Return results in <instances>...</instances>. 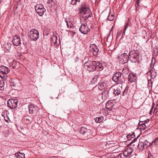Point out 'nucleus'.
<instances>
[{"label":"nucleus","mask_w":158,"mask_h":158,"mask_svg":"<svg viewBox=\"0 0 158 158\" xmlns=\"http://www.w3.org/2000/svg\"><path fill=\"white\" fill-rule=\"evenodd\" d=\"M84 67L89 72H93L95 70L101 71L103 69L102 63L97 61L85 62L84 64Z\"/></svg>","instance_id":"1"},{"label":"nucleus","mask_w":158,"mask_h":158,"mask_svg":"<svg viewBox=\"0 0 158 158\" xmlns=\"http://www.w3.org/2000/svg\"><path fill=\"white\" fill-rule=\"evenodd\" d=\"M80 14H82V18L86 20L91 16L92 13L90 9L87 7L85 3H83L81 5L79 9Z\"/></svg>","instance_id":"2"},{"label":"nucleus","mask_w":158,"mask_h":158,"mask_svg":"<svg viewBox=\"0 0 158 158\" xmlns=\"http://www.w3.org/2000/svg\"><path fill=\"white\" fill-rule=\"evenodd\" d=\"M139 55L138 51H132L129 52L128 58L132 62L136 63L138 60Z\"/></svg>","instance_id":"3"},{"label":"nucleus","mask_w":158,"mask_h":158,"mask_svg":"<svg viewBox=\"0 0 158 158\" xmlns=\"http://www.w3.org/2000/svg\"><path fill=\"white\" fill-rule=\"evenodd\" d=\"M29 37L31 40L35 41L39 38V33L36 29H33L28 33Z\"/></svg>","instance_id":"4"},{"label":"nucleus","mask_w":158,"mask_h":158,"mask_svg":"<svg viewBox=\"0 0 158 158\" xmlns=\"http://www.w3.org/2000/svg\"><path fill=\"white\" fill-rule=\"evenodd\" d=\"M18 102L17 99L10 98L7 102V106L11 109H14L17 107Z\"/></svg>","instance_id":"5"},{"label":"nucleus","mask_w":158,"mask_h":158,"mask_svg":"<svg viewBox=\"0 0 158 158\" xmlns=\"http://www.w3.org/2000/svg\"><path fill=\"white\" fill-rule=\"evenodd\" d=\"M121 73L120 72H117L113 75L112 80L118 84H122L123 82L122 77Z\"/></svg>","instance_id":"6"},{"label":"nucleus","mask_w":158,"mask_h":158,"mask_svg":"<svg viewBox=\"0 0 158 158\" xmlns=\"http://www.w3.org/2000/svg\"><path fill=\"white\" fill-rule=\"evenodd\" d=\"M89 30L86 23L81 24L79 29V31L84 35L87 34Z\"/></svg>","instance_id":"7"},{"label":"nucleus","mask_w":158,"mask_h":158,"mask_svg":"<svg viewBox=\"0 0 158 158\" xmlns=\"http://www.w3.org/2000/svg\"><path fill=\"white\" fill-rule=\"evenodd\" d=\"M13 44L16 46L19 45L21 43V39L19 36L15 35L13 36L12 40Z\"/></svg>","instance_id":"8"},{"label":"nucleus","mask_w":158,"mask_h":158,"mask_svg":"<svg viewBox=\"0 0 158 158\" xmlns=\"http://www.w3.org/2000/svg\"><path fill=\"white\" fill-rule=\"evenodd\" d=\"M137 77L135 73H129L128 79V81L131 83L135 82L136 81Z\"/></svg>","instance_id":"9"},{"label":"nucleus","mask_w":158,"mask_h":158,"mask_svg":"<svg viewBox=\"0 0 158 158\" xmlns=\"http://www.w3.org/2000/svg\"><path fill=\"white\" fill-rule=\"evenodd\" d=\"M28 107L29 114H35L36 113L37 111V107L35 106L33 104H29Z\"/></svg>","instance_id":"10"},{"label":"nucleus","mask_w":158,"mask_h":158,"mask_svg":"<svg viewBox=\"0 0 158 158\" xmlns=\"http://www.w3.org/2000/svg\"><path fill=\"white\" fill-rule=\"evenodd\" d=\"M134 150L131 147L126 149L124 151L123 155L126 157H130L133 152Z\"/></svg>","instance_id":"11"},{"label":"nucleus","mask_w":158,"mask_h":158,"mask_svg":"<svg viewBox=\"0 0 158 158\" xmlns=\"http://www.w3.org/2000/svg\"><path fill=\"white\" fill-rule=\"evenodd\" d=\"M92 47L90 49L91 51L94 56H97L98 54L99 49L95 44L93 45Z\"/></svg>","instance_id":"12"},{"label":"nucleus","mask_w":158,"mask_h":158,"mask_svg":"<svg viewBox=\"0 0 158 158\" xmlns=\"http://www.w3.org/2000/svg\"><path fill=\"white\" fill-rule=\"evenodd\" d=\"M121 89V87L118 86V84L114 86V93L115 95H118L120 94Z\"/></svg>","instance_id":"13"},{"label":"nucleus","mask_w":158,"mask_h":158,"mask_svg":"<svg viewBox=\"0 0 158 158\" xmlns=\"http://www.w3.org/2000/svg\"><path fill=\"white\" fill-rule=\"evenodd\" d=\"M107 84V81H103L99 83L98 85V89L101 90L106 87Z\"/></svg>","instance_id":"14"},{"label":"nucleus","mask_w":158,"mask_h":158,"mask_svg":"<svg viewBox=\"0 0 158 158\" xmlns=\"http://www.w3.org/2000/svg\"><path fill=\"white\" fill-rule=\"evenodd\" d=\"M114 106V103L111 101L107 102L106 104V108L109 111L112 110L113 107Z\"/></svg>","instance_id":"15"},{"label":"nucleus","mask_w":158,"mask_h":158,"mask_svg":"<svg viewBox=\"0 0 158 158\" xmlns=\"http://www.w3.org/2000/svg\"><path fill=\"white\" fill-rule=\"evenodd\" d=\"M0 70L5 74H6L9 72L10 70L7 67L2 65L0 67Z\"/></svg>","instance_id":"16"},{"label":"nucleus","mask_w":158,"mask_h":158,"mask_svg":"<svg viewBox=\"0 0 158 158\" xmlns=\"http://www.w3.org/2000/svg\"><path fill=\"white\" fill-rule=\"evenodd\" d=\"M141 140L143 142V147H145V148H147L148 146L150 145V143H149L148 140L145 139L144 137L141 138Z\"/></svg>","instance_id":"17"},{"label":"nucleus","mask_w":158,"mask_h":158,"mask_svg":"<svg viewBox=\"0 0 158 158\" xmlns=\"http://www.w3.org/2000/svg\"><path fill=\"white\" fill-rule=\"evenodd\" d=\"M143 142L141 140V138L140 139L139 143L138 145V148L140 149V151H143L144 148L145 147H143Z\"/></svg>","instance_id":"18"},{"label":"nucleus","mask_w":158,"mask_h":158,"mask_svg":"<svg viewBox=\"0 0 158 158\" xmlns=\"http://www.w3.org/2000/svg\"><path fill=\"white\" fill-rule=\"evenodd\" d=\"M35 11L40 16H42L45 11V10L44 8H43L36 10Z\"/></svg>","instance_id":"19"},{"label":"nucleus","mask_w":158,"mask_h":158,"mask_svg":"<svg viewBox=\"0 0 158 158\" xmlns=\"http://www.w3.org/2000/svg\"><path fill=\"white\" fill-rule=\"evenodd\" d=\"M121 58L123 60L124 63H126L127 61V60L128 57H127V55L126 53H124L122 54L121 56Z\"/></svg>","instance_id":"20"},{"label":"nucleus","mask_w":158,"mask_h":158,"mask_svg":"<svg viewBox=\"0 0 158 158\" xmlns=\"http://www.w3.org/2000/svg\"><path fill=\"white\" fill-rule=\"evenodd\" d=\"M15 156L17 158H25V155L23 153H21L20 152H19L15 154Z\"/></svg>","instance_id":"21"},{"label":"nucleus","mask_w":158,"mask_h":158,"mask_svg":"<svg viewBox=\"0 0 158 158\" xmlns=\"http://www.w3.org/2000/svg\"><path fill=\"white\" fill-rule=\"evenodd\" d=\"M98 78L99 76L98 75H95L91 80V84H93L97 82Z\"/></svg>","instance_id":"22"},{"label":"nucleus","mask_w":158,"mask_h":158,"mask_svg":"<svg viewBox=\"0 0 158 158\" xmlns=\"http://www.w3.org/2000/svg\"><path fill=\"white\" fill-rule=\"evenodd\" d=\"M148 126V125H146L145 123H143V124L142 125L140 126H139L138 127V128L140 129V131H142V130H143L145 129Z\"/></svg>","instance_id":"23"},{"label":"nucleus","mask_w":158,"mask_h":158,"mask_svg":"<svg viewBox=\"0 0 158 158\" xmlns=\"http://www.w3.org/2000/svg\"><path fill=\"white\" fill-rule=\"evenodd\" d=\"M109 92L108 91H105L102 93V98L104 99L109 97Z\"/></svg>","instance_id":"24"},{"label":"nucleus","mask_w":158,"mask_h":158,"mask_svg":"<svg viewBox=\"0 0 158 158\" xmlns=\"http://www.w3.org/2000/svg\"><path fill=\"white\" fill-rule=\"evenodd\" d=\"M104 119V117L102 116L100 117H96L95 118V121L97 123H100Z\"/></svg>","instance_id":"25"},{"label":"nucleus","mask_w":158,"mask_h":158,"mask_svg":"<svg viewBox=\"0 0 158 158\" xmlns=\"http://www.w3.org/2000/svg\"><path fill=\"white\" fill-rule=\"evenodd\" d=\"M12 44L10 43H7L5 44L4 47L5 48L7 51H10L11 48Z\"/></svg>","instance_id":"26"},{"label":"nucleus","mask_w":158,"mask_h":158,"mask_svg":"<svg viewBox=\"0 0 158 158\" xmlns=\"http://www.w3.org/2000/svg\"><path fill=\"white\" fill-rule=\"evenodd\" d=\"M135 136V133L133 132L132 134H129L127 135V139L128 140H131L133 138H134Z\"/></svg>","instance_id":"27"},{"label":"nucleus","mask_w":158,"mask_h":158,"mask_svg":"<svg viewBox=\"0 0 158 158\" xmlns=\"http://www.w3.org/2000/svg\"><path fill=\"white\" fill-rule=\"evenodd\" d=\"M87 130L88 129L86 128L81 127L80 128L79 131L80 133L84 134L85 133L87 132Z\"/></svg>","instance_id":"28"},{"label":"nucleus","mask_w":158,"mask_h":158,"mask_svg":"<svg viewBox=\"0 0 158 158\" xmlns=\"http://www.w3.org/2000/svg\"><path fill=\"white\" fill-rule=\"evenodd\" d=\"M65 21L66 22L68 28H72V27L73 24L71 21H68L67 19H65Z\"/></svg>","instance_id":"29"},{"label":"nucleus","mask_w":158,"mask_h":158,"mask_svg":"<svg viewBox=\"0 0 158 158\" xmlns=\"http://www.w3.org/2000/svg\"><path fill=\"white\" fill-rule=\"evenodd\" d=\"M114 18V16L113 14H111L110 12H109L107 17V19L110 21H112L113 20Z\"/></svg>","instance_id":"30"},{"label":"nucleus","mask_w":158,"mask_h":158,"mask_svg":"<svg viewBox=\"0 0 158 158\" xmlns=\"http://www.w3.org/2000/svg\"><path fill=\"white\" fill-rule=\"evenodd\" d=\"M139 136V135H138L137 136V137L134 138L133 140L131 143V145L132 146H138V144H135L134 143L137 140V139H138V138Z\"/></svg>","instance_id":"31"},{"label":"nucleus","mask_w":158,"mask_h":158,"mask_svg":"<svg viewBox=\"0 0 158 158\" xmlns=\"http://www.w3.org/2000/svg\"><path fill=\"white\" fill-rule=\"evenodd\" d=\"M4 82L0 80V90H3L4 89Z\"/></svg>","instance_id":"32"},{"label":"nucleus","mask_w":158,"mask_h":158,"mask_svg":"<svg viewBox=\"0 0 158 158\" xmlns=\"http://www.w3.org/2000/svg\"><path fill=\"white\" fill-rule=\"evenodd\" d=\"M152 145H158V138L157 137L151 143Z\"/></svg>","instance_id":"33"},{"label":"nucleus","mask_w":158,"mask_h":158,"mask_svg":"<svg viewBox=\"0 0 158 158\" xmlns=\"http://www.w3.org/2000/svg\"><path fill=\"white\" fill-rule=\"evenodd\" d=\"M151 76L152 78L154 79L157 76V73L154 71H152L151 73Z\"/></svg>","instance_id":"34"},{"label":"nucleus","mask_w":158,"mask_h":158,"mask_svg":"<svg viewBox=\"0 0 158 158\" xmlns=\"http://www.w3.org/2000/svg\"><path fill=\"white\" fill-rule=\"evenodd\" d=\"M128 89V87H126L125 89L123 92V96H127Z\"/></svg>","instance_id":"35"},{"label":"nucleus","mask_w":158,"mask_h":158,"mask_svg":"<svg viewBox=\"0 0 158 158\" xmlns=\"http://www.w3.org/2000/svg\"><path fill=\"white\" fill-rule=\"evenodd\" d=\"M43 8H44V6L42 4L37 5L35 6V10Z\"/></svg>","instance_id":"36"},{"label":"nucleus","mask_w":158,"mask_h":158,"mask_svg":"<svg viewBox=\"0 0 158 158\" xmlns=\"http://www.w3.org/2000/svg\"><path fill=\"white\" fill-rule=\"evenodd\" d=\"M80 0H72L70 4L73 5H76L77 2H79Z\"/></svg>","instance_id":"37"},{"label":"nucleus","mask_w":158,"mask_h":158,"mask_svg":"<svg viewBox=\"0 0 158 158\" xmlns=\"http://www.w3.org/2000/svg\"><path fill=\"white\" fill-rule=\"evenodd\" d=\"M153 52L154 53L156 54V55H158V48L157 47H155L154 49Z\"/></svg>","instance_id":"38"},{"label":"nucleus","mask_w":158,"mask_h":158,"mask_svg":"<svg viewBox=\"0 0 158 158\" xmlns=\"http://www.w3.org/2000/svg\"><path fill=\"white\" fill-rule=\"evenodd\" d=\"M139 2H140V1H139V0H137L136 2V3H135V6H136V9H137V5L138 6H139Z\"/></svg>","instance_id":"39"},{"label":"nucleus","mask_w":158,"mask_h":158,"mask_svg":"<svg viewBox=\"0 0 158 158\" xmlns=\"http://www.w3.org/2000/svg\"><path fill=\"white\" fill-rule=\"evenodd\" d=\"M128 25H129L128 23H126V24L125 25L124 27V31H125L126 30H127Z\"/></svg>","instance_id":"40"},{"label":"nucleus","mask_w":158,"mask_h":158,"mask_svg":"<svg viewBox=\"0 0 158 158\" xmlns=\"http://www.w3.org/2000/svg\"><path fill=\"white\" fill-rule=\"evenodd\" d=\"M4 74H5L2 72L1 71L0 72V77L2 78L4 77Z\"/></svg>","instance_id":"41"},{"label":"nucleus","mask_w":158,"mask_h":158,"mask_svg":"<svg viewBox=\"0 0 158 158\" xmlns=\"http://www.w3.org/2000/svg\"><path fill=\"white\" fill-rule=\"evenodd\" d=\"M149 119H147L145 120H144V121H142V122H144V123H145V124H147V123L149 121Z\"/></svg>","instance_id":"42"},{"label":"nucleus","mask_w":158,"mask_h":158,"mask_svg":"<svg viewBox=\"0 0 158 158\" xmlns=\"http://www.w3.org/2000/svg\"><path fill=\"white\" fill-rule=\"evenodd\" d=\"M154 107L152 106L149 112V114H151L152 113V110H153Z\"/></svg>","instance_id":"43"},{"label":"nucleus","mask_w":158,"mask_h":158,"mask_svg":"<svg viewBox=\"0 0 158 158\" xmlns=\"http://www.w3.org/2000/svg\"><path fill=\"white\" fill-rule=\"evenodd\" d=\"M115 158H121V156L120 154H119L117 156H116L115 157Z\"/></svg>","instance_id":"44"},{"label":"nucleus","mask_w":158,"mask_h":158,"mask_svg":"<svg viewBox=\"0 0 158 158\" xmlns=\"http://www.w3.org/2000/svg\"><path fill=\"white\" fill-rule=\"evenodd\" d=\"M143 122H142V121L139 122L138 123V125H139V126H140L142 125L143 124Z\"/></svg>","instance_id":"45"},{"label":"nucleus","mask_w":158,"mask_h":158,"mask_svg":"<svg viewBox=\"0 0 158 158\" xmlns=\"http://www.w3.org/2000/svg\"><path fill=\"white\" fill-rule=\"evenodd\" d=\"M153 156L151 154H149L148 156V158H153Z\"/></svg>","instance_id":"46"},{"label":"nucleus","mask_w":158,"mask_h":158,"mask_svg":"<svg viewBox=\"0 0 158 158\" xmlns=\"http://www.w3.org/2000/svg\"><path fill=\"white\" fill-rule=\"evenodd\" d=\"M78 60H79L78 58H77V57H76L75 59V62H77Z\"/></svg>","instance_id":"47"},{"label":"nucleus","mask_w":158,"mask_h":158,"mask_svg":"<svg viewBox=\"0 0 158 158\" xmlns=\"http://www.w3.org/2000/svg\"><path fill=\"white\" fill-rule=\"evenodd\" d=\"M52 0H48V3H50L51 2H52Z\"/></svg>","instance_id":"48"},{"label":"nucleus","mask_w":158,"mask_h":158,"mask_svg":"<svg viewBox=\"0 0 158 158\" xmlns=\"http://www.w3.org/2000/svg\"><path fill=\"white\" fill-rule=\"evenodd\" d=\"M125 31H123V35H124L125 34Z\"/></svg>","instance_id":"49"},{"label":"nucleus","mask_w":158,"mask_h":158,"mask_svg":"<svg viewBox=\"0 0 158 158\" xmlns=\"http://www.w3.org/2000/svg\"><path fill=\"white\" fill-rule=\"evenodd\" d=\"M13 68H15V66H13Z\"/></svg>","instance_id":"50"},{"label":"nucleus","mask_w":158,"mask_h":158,"mask_svg":"<svg viewBox=\"0 0 158 158\" xmlns=\"http://www.w3.org/2000/svg\"><path fill=\"white\" fill-rule=\"evenodd\" d=\"M157 106H158V105Z\"/></svg>","instance_id":"51"}]
</instances>
